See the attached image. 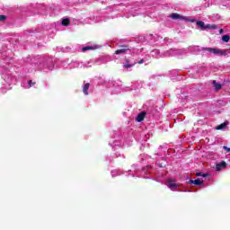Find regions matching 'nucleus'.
Here are the masks:
<instances>
[{"instance_id":"1","label":"nucleus","mask_w":230,"mask_h":230,"mask_svg":"<svg viewBox=\"0 0 230 230\" xmlns=\"http://www.w3.org/2000/svg\"><path fill=\"white\" fill-rule=\"evenodd\" d=\"M25 63V69L27 70V73H33V71L51 73V71L55 69V58L49 56L27 58Z\"/></svg>"},{"instance_id":"16","label":"nucleus","mask_w":230,"mask_h":230,"mask_svg":"<svg viewBox=\"0 0 230 230\" xmlns=\"http://www.w3.org/2000/svg\"><path fill=\"white\" fill-rule=\"evenodd\" d=\"M134 66H136V62H131L128 59H126V61L123 63L124 69H130V67H134Z\"/></svg>"},{"instance_id":"14","label":"nucleus","mask_w":230,"mask_h":230,"mask_svg":"<svg viewBox=\"0 0 230 230\" xmlns=\"http://www.w3.org/2000/svg\"><path fill=\"white\" fill-rule=\"evenodd\" d=\"M145 109H146V111H144V112H146V116H154V114H155V110L152 107V106H148V105H145Z\"/></svg>"},{"instance_id":"42","label":"nucleus","mask_w":230,"mask_h":230,"mask_svg":"<svg viewBox=\"0 0 230 230\" xmlns=\"http://www.w3.org/2000/svg\"><path fill=\"white\" fill-rule=\"evenodd\" d=\"M189 193H191V190H188Z\"/></svg>"},{"instance_id":"15","label":"nucleus","mask_w":230,"mask_h":230,"mask_svg":"<svg viewBox=\"0 0 230 230\" xmlns=\"http://www.w3.org/2000/svg\"><path fill=\"white\" fill-rule=\"evenodd\" d=\"M164 52L161 53L159 49H154L151 51V56L154 57V58H164Z\"/></svg>"},{"instance_id":"23","label":"nucleus","mask_w":230,"mask_h":230,"mask_svg":"<svg viewBox=\"0 0 230 230\" xmlns=\"http://www.w3.org/2000/svg\"><path fill=\"white\" fill-rule=\"evenodd\" d=\"M212 85L216 91H220V89H222V84L215 80L212 82Z\"/></svg>"},{"instance_id":"9","label":"nucleus","mask_w":230,"mask_h":230,"mask_svg":"<svg viewBox=\"0 0 230 230\" xmlns=\"http://www.w3.org/2000/svg\"><path fill=\"white\" fill-rule=\"evenodd\" d=\"M91 62H80V61H76V60H72L70 63L67 64V66H66V69H75V67H91Z\"/></svg>"},{"instance_id":"28","label":"nucleus","mask_w":230,"mask_h":230,"mask_svg":"<svg viewBox=\"0 0 230 230\" xmlns=\"http://www.w3.org/2000/svg\"><path fill=\"white\" fill-rule=\"evenodd\" d=\"M217 25L216 24H207L205 25V30H217Z\"/></svg>"},{"instance_id":"4","label":"nucleus","mask_w":230,"mask_h":230,"mask_svg":"<svg viewBox=\"0 0 230 230\" xmlns=\"http://www.w3.org/2000/svg\"><path fill=\"white\" fill-rule=\"evenodd\" d=\"M187 53L192 55H199L202 51V55H216V57H227L230 55V48L227 49H215V48H200L199 46H190L187 49Z\"/></svg>"},{"instance_id":"25","label":"nucleus","mask_w":230,"mask_h":230,"mask_svg":"<svg viewBox=\"0 0 230 230\" xmlns=\"http://www.w3.org/2000/svg\"><path fill=\"white\" fill-rule=\"evenodd\" d=\"M70 23L71 21L69 20V18H63L61 21L62 26H69Z\"/></svg>"},{"instance_id":"36","label":"nucleus","mask_w":230,"mask_h":230,"mask_svg":"<svg viewBox=\"0 0 230 230\" xmlns=\"http://www.w3.org/2000/svg\"><path fill=\"white\" fill-rule=\"evenodd\" d=\"M106 161H110V162L112 161V157L111 156H107Z\"/></svg>"},{"instance_id":"39","label":"nucleus","mask_w":230,"mask_h":230,"mask_svg":"<svg viewBox=\"0 0 230 230\" xmlns=\"http://www.w3.org/2000/svg\"><path fill=\"white\" fill-rule=\"evenodd\" d=\"M41 13H42L43 15H47V14H48V13H44V12H41Z\"/></svg>"},{"instance_id":"7","label":"nucleus","mask_w":230,"mask_h":230,"mask_svg":"<svg viewBox=\"0 0 230 230\" xmlns=\"http://www.w3.org/2000/svg\"><path fill=\"white\" fill-rule=\"evenodd\" d=\"M125 145L130 146V143L127 144L125 141H123V137L121 136L113 137L109 142V146H111L112 150H118Z\"/></svg>"},{"instance_id":"35","label":"nucleus","mask_w":230,"mask_h":230,"mask_svg":"<svg viewBox=\"0 0 230 230\" xmlns=\"http://www.w3.org/2000/svg\"><path fill=\"white\" fill-rule=\"evenodd\" d=\"M0 21H6L5 15H0Z\"/></svg>"},{"instance_id":"40","label":"nucleus","mask_w":230,"mask_h":230,"mask_svg":"<svg viewBox=\"0 0 230 230\" xmlns=\"http://www.w3.org/2000/svg\"><path fill=\"white\" fill-rule=\"evenodd\" d=\"M41 8H44V10H46V6L45 5H41Z\"/></svg>"},{"instance_id":"8","label":"nucleus","mask_w":230,"mask_h":230,"mask_svg":"<svg viewBox=\"0 0 230 230\" xmlns=\"http://www.w3.org/2000/svg\"><path fill=\"white\" fill-rule=\"evenodd\" d=\"M188 50L186 49H171L164 52V58L168 57H181V55H186Z\"/></svg>"},{"instance_id":"3","label":"nucleus","mask_w":230,"mask_h":230,"mask_svg":"<svg viewBox=\"0 0 230 230\" xmlns=\"http://www.w3.org/2000/svg\"><path fill=\"white\" fill-rule=\"evenodd\" d=\"M148 172L152 173L151 166L147 165L146 167H143L139 169L137 164H134L131 165V169L128 171H123L121 169H115L111 172V177H119V175H125L126 177H143L144 179H148Z\"/></svg>"},{"instance_id":"11","label":"nucleus","mask_w":230,"mask_h":230,"mask_svg":"<svg viewBox=\"0 0 230 230\" xmlns=\"http://www.w3.org/2000/svg\"><path fill=\"white\" fill-rule=\"evenodd\" d=\"M131 54H132V49H130V47L128 45H123L120 47V49L115 51V55H131Z\"/></svg>"},{"instance_id":"34","label":"nucleus","mask_w":230,"mask_h":230,"mask_svg":"<svg viewBox=\"0 0 230 230\" xmlns=\"http://www.w3.org/2000/svg\"><path fill=\"white\" fill-rule=\"evenodd\" d=\"M145 62H146V59L142 58L137 62V64H145Z\"/></svg>"},{"instance_id":"21","label":"nucleus","mask_w":230,"mask_h":230,"mask_svg":"<svg viewBox=\"0 0 230 230\" xmlns=\"http://www.w3.org/2000/svg\"><path fill=\"white\" fill-rule=\"evenodd\" d=\"M89 87H91L89 83H86L83 85V93L85 96H89Z\"/></svg>"},{"instance_id":"18","label":"nucleus","mask_w":230,"mask_h":230,"mask_svg":"<svg viewBox=\"0 0 230 230\" xmlns=\"http://www.w3.org/2000/svg\"><path fill=\"white\" fill-rule=\"evenodd\" d=\"M148 139H150V135L142 133L141 137L138 139V141L141 143V145H145V143H146Z\"/></svg>"},{"instance_id":"38","label":"nucleus","mask_w":230,"mask_h":230,"mask_svg":"<svg viewBox=\"0 0 230 230\" xmlns=\"http://www.w3.org/2000/svg\"><path fill=\"white\" fill-rule=\"evenodd\" d=\"M219 33H224V30L220 29Z\"/></svg>"},{"instance_id":"29","label":"nucleus","mask_w":230,"mask_h":230,"mask_svg":"<svg viewBox=\"0 0 230 230\" xmlns=\"http://www.w3.org/2000/svg\"><path fill=\"white\" fill-rule=\"evenodd\" d=\"M83 24H93V20L91 18H86L83 21Z\"/></svg>"},{"instance_id":"27","label":"nucleus","mask_w":230,"mask_h":230,"mask_svg":"<svg viewBox=\"0 0 230 230\" xmlns=\"http://www.w3.org/2000/svg\"><path fill=\"white\" fill-rule=\"evenodd\" d=\"M197 26H199V28H201V30H205L206 28V23H204V22L202 21H198L196 22Z\"/></svg>"},{"instance_id":"17","label":"nucleus","mask_w":230,"mask_h":230,"mask_svg":"<svg viewBox=\"0 0 230 230\" xmlns=\"http://www.w3.org/2000/svg\"><path fill=\"white\" fill-rule=\"evenodd\" d=\"M227 167V163L222 161L221 163H218L216 164V172H220L221 170H224V168Z\"/></svg>"},{"instance_id":"2","label":"nucleus","mask_w":230,"mask_h":230,"mask_svg":"<svg viewBox=\"0 0 230 230\" xmlns=\"http://www.w3.org/2000/svg\"><path fill=\"white\" fill-rule=\"evenodd\" d=\"M126 0H120L119 4H115L112 6H109L107 10L110 12H121L124 17H137V15H143V13H146V9L142 3L136 2L131 4L125 5Z\"/></svg>"},{"instance_id":"20","label":"nucleus","mask_w":230,"mask_h":230,"mask_svg":"<svg viewBox=\"0 0 230 230\" xmlns=\"http://www.w3.org/2000/svg\"><path fill=\"white\" fill-rule=\"evenodd\" d=\"M146 116V112H145V111L138 113L136 118V121H137V123H141V121H143V119H145Z\"/></svg>"},{"instance_id":"12","label":"nucleus","mask_w":230,"mask_h":230,"mask_svg":"<svg viewBox=\"0 0 230 230\" xmlns=\"http://www.w3.org/2000/svg\"><path fill=\"white\" fill-rule=\"evenodd\" d=\"M21 86L23 89H31V87L37 89V82L35 80H25L21 83Z\"/></svg>"},{"instance_id":"13","label":"nucleus","mask_w":230,"mask_h":230,"mask_svg":"<svg viewBox=\"0 0 230 230\" xmlns=\"http://www.w3.org/2000/svg\"><path fill=\"white\" fill-rule=\"evenodd\" d=\"M165 186H167L171 191H177V188H179V184H177L175 180L172 178L165 181Z\"/></svg>"},{"instance_id":"30","label":"nucleus","mask_w":230,"mask_h":230,"mask_svg":"<svg viewBox=\"0 0 230 230\" xmlns=\"http://www.w3.org/2000/svg\"><path fill=\"white\" fill-rule=\"evenodd\" d=\"M197 177H209L208 173L196 172Z\"/></svg>"},{"instance_id":"31","label":"nucleus","mask_w":230,"mask_h":230,"mask_svg":"<svg viewBox=\"0 0 230 230\" xmlns=\"http://www.w3.org/2000/svg\"><path fill=\"white\" fill-rule=\"evenodd\" d=\"M229 40H230L229 35H224V36L222 37L223 42H229Z\"/></svg>"},{"instance_id":"5","label":"nucleus","mask_w":230,"mask_h":230,"mask_svg":"<svg viewBox=\"0 0 230 230\" xmlns=\"http://www.w3.org/2000/svg\"><path fill=\"white\" fill-rule=\"evenodd\" d=\"M0 72L2 73V78L4 80V88L1 89V93H6V91L12 89L10 85L13 84V76H12L8 71V68L3 65V62L0 61ZM6 89V91H4Z\"/></svg>"},{"instance_id":"26","label":"nucleus","mask_w":230,"mask_h":230,"mask_svg":"<svg viewBox=\"0 0 230 230\" xmlns=\"http://www.w3.org/2000/svg\"><path fill=\"white\" fill-rule=\"evenodd\" d=\"M149 44H154L155 40H154V35H149L145 38Z\"/></svg>"},{"instance_id":"41","label":"nucleus","mask_w":230,"mask_h":230,"mask_svg":"<svg viewBox=\"0 0 230 230\" xmlns=\"http://www.w3.org/2000/svg\"><path fill=\"white\" fill-rule=\"evenodd\" d=\"M63 67H66V64L63 63Z\"/></svg>"},{"instance_id":"32","label":"nucleus","mask_w":230,"mask_h":230,"mask_svg":"<svg viewBox=\"0 0 230 230\" xmlns=\"http://www.w3.org/2000/svg\"><path fill=\"white\" fill-rule=\"evenodd\" d=\"M114 157H122V159H125V155H121L119 153H115Z\"/></svg>"},{"instance_id":"6","label":"nucleus","mask_w":230,"mask_h":230,"mask_svg":"<svg viewBox=\"0 0 230 230\" xmlns=\"http://www.w3.org/2000/svg\"><path fill=\"white\" fill-rule=\"evenodd\" d=\"M157 157H155L157 166L159 168H166L168 161H166V156L168 155V146H160L156 153Z\"/></svg>"},{"instance_id":"33","label":"nucleus","mask_w":230,"mask_h":230,"mask_svg":"<svg viewBox=\"0 0 230 230\" xmlns=\"http://www.w3.org/2000/svg\"><path fill=\"white\" fill-rule=\"evenodd\" d=\"M223 150H226L227 153H229L230 152V147H227V146H224Z\"/></svg>"},{"instance_id":"10","label":"nucleus","mask_w":230,"mask_h":230,"mask_svg":"<svg viewBox=\"0 0 230 230\" xmlns=\"http://www.w3.org/2000/svg\"><path fill=\"white\" fill-rule=\"evenodd\" d=\"M170 19L173 21H186L187 22H195V18H188L186 16H182L177 13H172L169 15Z\"/></svg>"},{"instance_id":"37","label":"nucleus","mask_w":230,"mask_h":230,"mask_svg":"<svg viewBox=\"0 0 230 230\" xmlns=\"http://www.w3.org/2000/svg\"><path fill=\"white\" fill-rule=\"evenodd\" d=\"M164 40H165V42H172V40H170V39H164Z\"/></svg>"},{"instance_id":"22","label":"nucleus","mask_w":230,"mask_h":230,"mask_svg":"<svg viewBox=\"0 0 230 230\" xmlns=\"http://www.w3.org/2000/svg\"><path fill=\"white\" fill-rule=\"evenodd\" d=\"M188 184H195V186H200V185H202V181H200V179L190 180L188 181Z\"/></svg>"},{"instance_id":"19","label":"nucleus","mask_w":230,"mask_h":230,"mask_svg":"<svg viewBox=\"0 0 230 230\" xmlns=\"http://www.w3.org/2000/svg\"><path fill=\"white\" fill-rule=\"evenodd\" d=\"M98 48H100V46H98V45H93V46L88 45V46L83 47L82 51H83V53H85V51H91L93 49H98Z\"/></svg>"},{"instance_id":"24","label":"nucleus","mask_w":230,"mask_h":230,"mask_svg":"<svg viewBox=\"0 0 230 230\" xmlns=\"http://www.w3.org/2000/svg\"><path fill=\"white\" fill-rule=\"evenodd\" d=\"M226 128H227L226 122H224V123L216 127V130H226Z\"/></svg>"}]
</instances>
